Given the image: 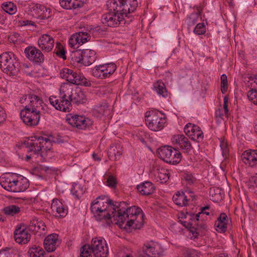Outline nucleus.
I'll return each mask as SVG.
<instances>
[{
  "mask_svg": "<svg viewBox=\"0 0 257 257\" xmlns=\"http://www.w3.org/2000/svg\"><path fill=\"white\" fill-rule=\"evenodd\" d=\"M158 154L161 159L170 164L176 165L181 160V153L170 146L160 147L158 150Z\"/></svg>",
  "mask_w": 257,
  "mask_h": 257,
  "instance_id": "obj_8",
  "label": "nucleus"
},
{
  "mask_svg": "<svg viewBox=\"0 0 257 257\" xmlns=\"http://www.w3.org/2000/svg\"><path fill=\"white\" fill-rule=\"evenodd\" d=\"M60 6L64 9L67 10L72 9V0H59Z\"/></svg>",
  "mask_w": 257,
  "mask_h": 257,
  "instance_id": "obj_50",
  "label": "nucleus"
},
{
  "mask_svg": "<svg viewBox=\"0 0 257 257\" xmlns=\"http://www.w3.org/2000/svg\"><path fill=\"white\" fill-rule=\"evenodd\" d=\"M52 207L55 208L56 213L55 216L59 217H65L67 213V209H66L64 206L60 202L59 204H53Z\"/></svg>",
  "mask_w": 257,
  "mask_h": 257,
  "instance_id": "obj_34",
  "label": "nucleus"
},
{
  "mask_svg": "<svg viewBox=\"0 0 257 257\" xmlns=\"http://www.w3.org/2000/svg\"><path fill=\"white\" fill-rule=\"evenodd\" d=\"M116 202L107 196H99L91 202L90 210L96 220L104 221L109 225L113 222L111 219L116 212Z\"/></svg>",
  "mask_w": 257,
  "mask_h": 257,
  "instance_id": "obj_2",
  "label": "nucleus"
},
{
  "mask_svg": "<svg viewBox=\"0 0 257 257\" xmlns=\"http://www.w3.org/2000/svg\"><path fill=\"white\" fill-rule=\"evenodd\" d=\"M83 76H82L80 75V74H78L76 73V77L74 79V81L73 84L79 85V84H78V80H79V82L82 81V79L83 78Z\"/></svg>",
  "mask_w": 257,
  "mask_h": 257,
  "instance_id": "obj_63",
  "label": "nucleus"
},
{
  "mask_svg": "<svg viewBox=\"0 0 257 257\" xmlns=\"http://www.w3.org/2000/svg\"><path fill=\"white\" fill-rule=\"evenodd\" d=\"M80 188L79 186L77 184H76L75 186H74L73 187V188H72V189L71 190V193L73 194V195H75L76 198H77V199H79V195L80 194H83L82 190H80L79 192L77 190V188Z\"/></svg>",
  "mask_w": 257,
  "mask_h": 257,
  "instance_id": "obj_53",
  "label": "nucleus"
},
{
  "mask_svg": "<svg viewBox=\"0 0 257 257\" xmlns=\"http://www.w3.org/2000/svg\"><path fill=\"white\" fill-rule=\"evenodd\" d=\"M247 97L252 103L257 105V90L255 89H251L248 91Z\"/></svg>",
  "mask_w": 257,
  "mask_h": 257,
  "instance_id": "obj_40",
  "label": "nucleus"
},
{
  "mask_svg": "<svg viewBox=\"0 0 257 257\" xmlns=\"http://www.w3.org/2000/svg\"><path fill=\"white\" fill-rule=\"evenodd\" d=\"M2 8L4 11L10 15L14 14L16 12V7L12 2L4 3Z\"/></svg>",
  "mask_w": 257,
  "mask_h": 257,
  "instance_id": "obj_37",
  "label": "nucleus"
},
{
  "mask_svg": "<svg viewBox=\"0 0 257 257\" xmlns=\"http://www.w3.org/2000/svg\"><path fill=\"white\" fill-rule=\"evenodd\" d=\"M206 32V28L204 23L198 24L194 29V32L197 35L204 34Z\"/></svg>",
  "mask_w": 257,
  "mask_h": 257,
  "instance_id": "obj_46",
  "label": "nucleus"
},
{
  "mask_svg": "<svg viewBox=\"0 0 257 257\" xmlns=\"http://www.w3.org/2000/svg\"><path fill=\"white\" fill-rule=\"evenodd\" d=\"M43 103L42 99L39 96L34 94H30L29 103L24 108H28V109L40 113V108H43Z\"/></svg>",
  "mask_w": 257,
  "mask_h": 257,
  "instance_id": "obj_17",
  "label": "nucleus"
},
{
  "mask_svg": "<svg viewBox=\"0 0 257 257\" xmlns=\"http://www.w3.org/2000/svg\"><path fill=\"white\" fill-rule=\"evenodd\" d=\"M157 181L159 182L160 183H164L167 182L170 178L168 170L161 168L160 169H157Z\"/></svg>",
  "mask_w": 257,
  "mask_h": 257,
  "instance_id": "obj_32",
  "label": "nucleus"
},
{
  "mask_svg": "<svg viewBox=\"0 0 257 257\" xmlns=\"http://www.w3.org/2000/svg\"><path fill=\"white\" fill-rule=\"evenodd\" d=\"M120 0H109L107 2V7L109 12L117 14L123 12L122 4H119Z\"/></svg>",
  "mask_w": 257,
  "mask_h": 257,
  "instance_id": "obj_26",
  "label": "nucleus"
},
{
  "mask_svg": "<svg viewBox=\"0 0 257 257\" xmlns=\"http://www.w3.org/2000/svg\"><path fill=\"white\" fill-rule=\"evenodd\" d=\"M41 170L43 171H44L48 174L56 173L58 171V169L56 167H55L52 165H50V166L43 165L41 166Z\"/></svg>",
  "mask_w": 257,
  "mask_h": 257,
  "instance_id": "obj_49",
  "label": "nucleus"
},
{
  "mask_svg": "<svg viewBox=\"0 0 257 257\" xmlns=\"http://www.w3.org/2000/svg\"><path fill=\"white\" fill-rule=\"evenodd\" d=\"M0 184L5 190L13 192H23L29 187L28 179L15 173H8L1 177Z\"/></svg>",
  "mask_w": 257,
  "mask_h": 257,
  "instance_id": "obj_4",
  "label": "nucleus"
},
{
  "mask_svg": "<svg viewBox=\"0 0 257 257\" xmlns=\"http://www.w3.org/2000/svg\"><path fill=\"white\" fill-rule=\"evenodd\" d=\"M217 220L221 221V222H224L225 223H228L229 221V219L227 217V215L224 213H222L220 214V216L218 217Z\"/></svg>",
  "mask_w": 257,
  "mask_h": 257,
  "instance_id": "obj_59",
  "label": "nucleus"
},
{
  "mask_svg": "<svg viewBox=\"0 0 257 257\" xmlns=\"http://www.w3.org/2000/svg\"><path fill=\"white\" fill-rule=\"evenodd\" d=\"M27 226L30 231L34 233L40 232L41 234L43 233L46 227L44 222L36 217L32 219Z\"/></svg>",
  "mask_w": 257,
  "mask_h": 257,
  "instance_id": "obj_20",
  "label": "nucleus"
},
{
  "mask_svg": "<svg viewBox=\"0 0 257 257\" xmlns=\"http://www.w3.org/2000/svg\"><path fill=\"white\" fill-rule=\"evenodd\" d=\"M148 134L144 131H139L136 134L137 140L144 144H146V140L148 138Z\"/></svg>",
  "mask_w": 257,
  "mask_h": 257,
  "instance_id": "obj_45",
  "label": "nucleus"
},
{
  "mask_svg": "<svg viewBox=\"0 0 257 257\" xmlns=\"http://www.w3.org/2000/svg\"><path fill=\"white\" fill-rule=\"evenodd\" d=\"M66 120L72 127L80 130H84L92 124L90 120L84 116L71 113L67 115Z\"/></svg>",
  "mask_w": 257,
  "mask_h": 257,
  "instance_id": "obj_10",
  "label": "nucleus"
},
{
  "mask_svg": "<svg viewBox=\"0 0 257 257\" xmlns=\"http://www.w3.org/2000/svg\"><path fill=\"white\" fill-rule=\"evenodd\" d=\"M221 91L224 94L228 88V82L227 76L225 74H222L221 76Z\"/></svg>",
  "mask_w": 257,
  "mask_h": 257,
  "instance_id": "obj_44",
  "label": "nucleus"
},
{
  "mask_svg": "<svg viewBox=\"0 0 257 257\" xmlns=\"http://www.w3.org/2000/svg\"><path fill=\"white\" fill-rule=\"evenodd\" d=\"M16 255L13 252L8 250H2L0 251V257H15Z\"/></svg>",
  "mask_w": 257,
  "mask_h": 257,
  "instance_id": "obj_55",
  "label": "nucleus"
},
{
  "mask_svg": "<svg viewBox=\"0 0 257 257\" xmlns=\"http://www.w3.org/2000/svg\"><path fill=\"white\" fill-rule=\"evenodd\" d=\"M145 121L148 127L152 131H159L163 129L166 123L164 114L158 111H149L146 112Z\"/></svg>",
  "mask_w": 257,
  "mask_h": 257,
  "instance_id": "obj_7",
  "label": "nucleus"
},
{
  "mask_svg": "<svg viewBox=\"0 0 257 257\" xmlns=\"http://www.w3.org/2000/svg\"><path fill=\"white\" fill-rule=\"evenodd\" d=\"M187 257H202V255L194 249H191L187 251Z\"/></svg>",
  "mask_w": 257,
  "mask_h": 257,
  "instance_id": "obj_56",
  "label": "nucleus"
},
{
  "mask_svg": "<svg viewBox=\"0 0 257 257\" xmlns=\"http://www.w3.org/2000/svg\"><path fill=\"white\" fill-rule=\"evenodd\" d=\"M20 211V208L15 205H10L3 209V212L8 216H14L19 213Z\"/></svg>",
  "mask_w": 257,
  "mask_h": 257,
  "instance_id": "obj_33",
  "label": "nucleus"
},
{
  "mask_svg": "<svg viewBox=\"0 0 257 257\" xmlns=\"http://www.w3.org/2000/svg\"><path fill=\"white\" fill-rule=\"evenodd\" d=\"M121 155V151L118 150L116 146H111L108 151V155L110 159H118Z\"/></svg>",
  "mask_w": 257,
  "mask_h": 257,
  "instance_id": "obj_36",
  "label": "nucleus"
},
{
  "mask_svg": "<svg viewBox=\"0 0 257 257\" xmlns=\"http://www.w3.org/2000/svg\"><path fill=\"white\" fill-rule=\"evenodd\" d=\"M92 74L93 76L99 79H105V78H106V77L105 76V74H103L101 70H100L99 68H97L95 66L92 69Z\"/></svg>",
  "mask_w": 257,
  "mask_h": 257,
  "instance_id": "obj_48",
  "label": "nucleus"
},
{
  "mask_svg": "<svg viewBox=\"0 0 257 257\" xmlns=\"http://www.w3.org/2000/svg\"><path fill=\"white\" fill-rule=\"evenodd\" d=\"M189 138L191 140L197 141L198 142L202 141L203 138V134L199 127L197 130H195L194 132H192L191 135H189Z\"/></svg>",
  "mask_w": 257,
  "mask_h": 257,
  "instance_id": "obj_38",
  "label": "nucleus"
},
{
  "mask_svg": "<svg viewBox=\"0 0 257 257\" xmlns=\"http://www.w3.org/2000/svg\"><path fill=\"white\" fill-rule=\"evenodd\" d=\"M228 98L227 96H224L223 98V108L224 109V112L225 114L227 115L228 113Z\"/></svg>",
  "mask_w": 257,
  "mask_h": 257,
  "instance_id": "obj_61",
  "label": "nucleus"
},
{
  "mask_svg": "<svg viewBox=\"0 0 257 257\" xmlns=\"http://www.w3.org/2000/svg\"><path fill=\"white\" fill-rule=\"evenodd\" d=\"M20 117L23 122L28 126H36L40 120V114L24 108L20 112Z\"/></svg>",
  "mask_w": 257,
  "mask_h": 257,
  "instance_id": "obj_11",
  "label": "nucleus"
},
{
  "mask_svg": "<svg viewBox=\"0 0 257 257\" xmlns=\"http://www.w3.org/2000/svg\"><path fill=\"white\" fill-rule=\"evenodd\" d=\"M198 128H199V126L197 125H196L194 124H192L191 123H188L184 127V131L186 135L188 136V137H190L189 135H191V133L192 132H194L195 130H197Z\"/></svg>",
  "mask_w": 257,
  "mask_h": 257,
  "instance_id": "obj_39",
  "label": "nucleus"
},
{
  "mask_svg": "<svg viewBox=\"0 0 257 257\" xmlns=\"http://www.w3.org/2000/svg\"><path fill=\"white\" fill-rule=\"evenodd\" d=\"M220 148L222 150V153L223 156L226 157L229 154V150L227 143L225 142L222 141L220 142Z\"/></svg>",
  "mask_w": 257,
  "mask_h": 257,
  "instance_id": "obj_52",
  "label": "nucleus"
},
{
  "mask_svg": "<svg viewBox=\"0 0 257 257\" xmlns=\"http://www.w3.org/2000/svg\"><path fill=\"white\" fill-rule=\"evenodd\" d=\"M172 142L176 144L184 153L190 154L193 147L188 139L183 135H176L172 138Z\"/></svg>",
  "mask_w": 257,
  "mask_h": 257,
  "instance_id": "obj_14",
  "label": "nucleus"
},
{
  "mask_svg": "<svg viewBox=\"0 0 257 257\" xmlns=\"http://www.w3.org/2000/svg\"><path fill=\"white\" fill-rule=\"evenodd\" d=\"M137 189L143 195H149L154 193L155 187L153 183L146 181L137 186Z\"/></svg>",
  "mask_w": 257,
  "mask_h": 257,
  "instance_id": "obj_25",
  "label": "nucleus"
},
{
  "mask_svg": "<svg viewBox=\"0 0 257 257\" xmlns=\"http://www.w3.org/2000/svg\"><path fill=\"white\" fill-rule=\"evenodd\" d=\"M101 21L103 24L110 27H116L124 25L126 22L122 13L117 14L112 12L103 14L101 17Z\"/></svg>",
  "mask_w": 257,
  "mask_h": 257,
  "instance_id": "obj_9",
  "label": "nucleus"
},
{
  "mask_svg": "<svg viewBox=\"0 0 257 257\" xmlns=\"http://www.w3.org/2000/svg\"><path fill=\"white\" fill-rule=\"evenodd\" d=\"M58 240V235L53 233L48 235L44 241V246L47 252H52L55 250L56 245Z\"/></svg>",
  "mask_w": 257,
  "mask_h": 257,
  "instance_id": "obj_21",
  "label": "nucleus"
},
{
  "mask_svg": "<svg viewBox=\"0 0 257 257\" xmlns=\"http://www.w3.org/2000/svg\"><path fill=\"white\" fill-rule=\"evenodd\" d=\"M253 158H254V160H253L254 163V168L257 167V150H254L253 151Z\"/></svg>",
  "mask_w": 257,
  "mask_h": 257,
  "instance_id": "obj_64",
  "label": "nucleus"
},
{
  "mask_svg": "<svg viewBox=\"0 0 257 257\" xmlns=\"http://www.w3.org/2000/svg\"><path fill=\"white\" fill-rule=\"evenodd\" d=\"M254 150H247L244 151L241 156V159L242 162L248 167L254 168V163L253 160Z\"/></svg>",
  "mask_w": 257,
  "mask_h": 257,
  "instance_id": "obj_27",
  "label": "nucleus"
},
{
  "mask_svg": "<svg viewBox=\"0 0 257 257\" xmlns=\"http://www.w3.org/2000/svg\"><path fill=\"white\" fill-rule=\"evenodd\" d=\"M27 225L24 223L18 225L14 231V237L15 241L19 244H26L31 239V234L27 230Z\"/></svg>",
  "mask_w": 257,
  "mask_h": 257,
  "instance_id": "obj_12",
  "label": "nucleus"
},
{
  "mask_svg": "<svg viewBox=\"0 0 257 257\" xmlns=\"http://www.w3.org/2000/svg\"><path fill=\"white\" fill-rule=\"evenodd\" d=\"M30 257H45L47 255L45 251L40 246H33L28 251Z\"/></svg>",
  "mask_w": 257,
  "mask_h": 257,
  "instance_id": "obj_31",
  "label": "nucleus"
},
{
  "mask_svg": "<svg viewBox=\"0 0 257 257\" xmlns=\"http://www.w3.org/2000/svg\"><path fill=\"white\" fill-rule=\"evenodd\" d=\"M27 147L30 149L29 151H34L35 154H38L42 149V148L39 145L38 143H27Z\"/></svg>",
  "mask_w": 257,
  "mask_h": 257,
  "instance_id": "obj_41",
  "label": "nucleus"
},
{
  "mask_svg": "<svg viewBox=\"0 0 257 257\" xmlns=\"http://www.w3.org/2000/svg\"><path fill=\"white\" fill-rule=\"evenodd\" d=\"M204 214L208 215H209V212L206 210L201 209V211L198 213L196 214H193L192 215H193V216H195V219H196L197 221H199L200 219L203 218V216Z\"/></svg>",
  "mask_w": 257,
  "mask_h": 257,
  "instance_id": "obj_54",
  "label": "nucleus"
},
{
  "mask_svg": "<svg viewBox=\"0 0 257 257\" xmlns=\"http://www.w3.org/2000/svg\"><path fill=\"white\" fill-rule=\"evenodd\" d=\"M163 252L159 244L145 245L143 248V253H140L138 257H160L163 255Z\"/></svg>",
  "mask_w": 257,
  "mask_h": 257,
  "instance_id": "obj_13",
  "label": "nucleus"
},
{
  "mask_svg": "<svg viewBox=\"0 0 257 257\" xmlns=\"http://www.w3.org/2000/svg\"><path fill=\"white\" fill-rule=\"evenodd\" d=\"M108 249L106 241L102 238L95 237L92 239L91 244H85L80 249V257H92L93 253L95 257H107Z\"/></svg>",
  "mask_w": 257,
  "mask_h": 257,
  "instance_id": "obj_5",
  "label": "nucleus"
},
{
  "mask_svg": "<svg viewBox=\"0 0 257 257\" xmlns=\"http://www.w3.org/2000/svg\"><path fill=\"white\" fill-rule=\"evenodd\" d=\"M27 57L31 61L37 64L44 62L45 58L41 51L34 47H28L25 50Z\"/></svg>",
  "mask_w": 257,
  "mask_h": 257,
  "instance_id": "obj_15",
  "label": "nucleus"
},
{
  "mask_svg": "<svg viewBox=\"0 0 257 257\" xmlns=\"http://www.w3.org/2000/svg\"><path fill=\"white\" fill-rule=\"evenodd\" d=\"M79 47H77V50L72 52L71 54V59L75 62L83 64L82 60V49H78Z\"/></svg>",
  "mask_w": 257,
  "mask_h": 257,
  "instance_id": "obj_35",
  "label": "nucleus"
},
{
  "mask_svg": "<svg viewBox=\"0 0 257 257\" xmlns=\"http://www.w3.org/2000/svg\"><path fill=\"white\" fill-rule=\"evenodd\" d=\"M227 224L221 221L216 220L215 223V226L216 227V230L220 232H224L227 229Z\"/></svg>",
  "mask_w": 257,
  "mask_h": 257,
  "instance_id": "obj_43",
  "label": "nucleus"
},
{
  "mask_svg": "<svg viewBox=\"0 0 257 257\" xmlns=\"http://www.w3.org/2000/svg\"><path fill=\"white\" fill-rule=\"evenodd\" d=\"M116 69V65L113 63H107V69L105 71V76L106 77L109 76L111 74L114 73Z\"/></svg>",
  "mask_w": 257,
  "mask_h": 257,
  "instance_id": "obj_47",
  "label": "nucleus"
},
{
  "mask_svg": "<svg viewBox=\"0 0 257 257\" xmlns=\"http://www.w3.org/2000/svg\"><path fill=\"white\" fill-rule=\"evenodd\" d=\"M203 220L204 218H202L199 221H197L196 219H195V216H193V215L191 216V220H192V222H193V225L192 226V228L190 230V231L192 233L195 238H197L199 235V233L197 230H205L206 229L207 226L205 222L203 221Z\"/></svg>",
  "mask_w": 257,
  "mask_h": 257,
  "instance_id": "obj_24",
  "label": "nucleus"
},
{
  "mask_svg": "<svg viewBox=\"0 0 257 257\" xmlns=\"http://www.w3.org/2000/svg\"><path fill=\"white\" fill-rule=\"evenodd\" d=\"M90 36L87 32H79L73 34L69 39V45L74 47L76 45H82L90 40Z\"/></svg>",
  "mask_w": 257,
  "mask_h": 257,
  "instance_id": "obj_16",
  "label": "nucleus"
},
{
  "mask_svg": "<svg viewBox=\"0 0 257 257\" xmlns=\"http://www.w3.org/2000/svg\"><path fill=\"white\" fill-rule=\"evenodd\" d=\"M0 68L5 73L16 76L20 71L19 63L12 52H5L0 55Z\"/></svg>",
  "mask_w": 257,
  "mask_h": 257,
  "instance_id": "obj_6",
  "label": "nucleus"
},
{
  "mask_svg": "<svg viewBox=\"0 0 257 257\" xmlns=\"http://www.w3.org/2000/svg\"><path fill=\"white\" fill-rule=\"evenodd\" d=\"M107 185L112 188H115L117 184L116 179L115 177L109 176L107 179Z\"/></svg>",
  "mask_w": 257,
  "mask_h": 257,
  "instance_id": "obj_51",
  "label": "nucleus"
},
{
  "mask_svg": "<svg viewBox=\"0 0 257 257\" xmlns=\"http://www.w3.org/2000/svg\"><path fill=\"white\" fill-rule=\"evenodd\" d=\"M84 2L81 0H72V9H75L76 8H80L83 6Z\"/></svg>",
  "mask_w": 257,
  "mask_h": 257,
  "instance_id": "obj_57",
  "label": "nucleus"
},
{
  "mask_svg": "<svg viewBox=\"0 0 257 257\" xmlns=\"http://www.w3.org/2000/svg\"><path fill=\"white\" fill-rule=\"evenodd\" d=\"M54 44L53 38L48 34L42 35L38 40L39 47L46 52H49L52 50Z\"/></svg>",
  "mask_w": 257,
  "mask_h": 257,
  "instance_id": "obj_18",
  "label": "nucleus"
},
{
  "mask_svg": "<svg viewBox=\"0 0 257 257\" xmlns=\"http://www.w3.org/2000/svg\"><path fill=\"white\" fill-rule=\"evenodd\" d=\"M173 200L174 203L179 206H186L188 204V199L184 192L181 193L178 192L173 197Z\"/></svg>",
  "mask_w": 257,
  "mask_h": 257,
  "instance_id": "obj_29",
  "label": "nucleus"
},
{
  "mask_svg": "<svg viewBox=\"0 0 257 257\" xmlns=\"http://www.w3.org/2000/svg\"><path fill=\"white\" fill-rule=\"evenodd\" d=\"M31 9L38 18L41 20L48 19L50 16V10L41 4H36Z\"/></svg>",
  "mask_w": 257,
  "mask_h": 257,
  "instance_id": "obj_19",
  "label": "nucleus"
},
{
  "mask_svg": "<svg viewBox=\"0 0 257 257\" xmlns=\"http://www.w3.org/2000/svg\"><path fill=\"white\" fill-rule=\"evenodd\" d=\"M79 81V80H78ZM78 84L80 85H83L86 87H89L91 86V83L89 80H88L84 76L82 79V81L78 82Z\"/></svg>",
  "mask_w": 257,
  "mask_h": 257,
  "instance_id": "obj_60",
  "label": "nucleus"
},
{
  "mask_svg": "<svg viewBox=\"0 0 257 257\" xmlns=\"http://www.w3.org/2000/svg\"><path fill=\"white\" fill-rule=\"evenodd\" d=\"M7 117V114L4 108L0 106V124L4 122Z\"/></svg>",
  "mask_w": 257,
  "mask_h": 257,
  "instance_id": "obj_58",
  "label": "nucleus"
},
{
  "mask_svg": "<svg viewBox=\"0 0 257 257\" xmlns=\"http://www.w3.org/2000/svg\"><path fill=\"white\" fill-rule=\"evenodd\" d=\"M68 98L69 100L66 99V95L64 94L60 97V99L52 95L50 96L49 100L50 104L57 110L63 112H69L71 110V102L75 104H80L83 103L86 101L84 93L79 89L72 90Z\"/></svg>",
  "mask_w": 257,
  "mask_h": 257,
  "instance_id": "obj_3",
  "label": "nucleus"
},
{
  "mask_svg": "<svg viewBox=\"0 0 257 257\" xmlns=\"http://www.w3.org/2000/svg\"><path fill=\"white\" fill-rule=\"evenodd\" d=\"M144 216L140 208L135 206L128 207L126 202H117L116 212L112 217L114 223L120 228L131 232L143 226Z\"/></svg>",
  "mask_w": 257,
  "mask_h": 257,
  "instance_id": "obj_1",
  "label": "nucleus"
},
{
  "mask_svg": "<svg viewBox=\"0 0 257 257\" xmlns=\"http://www.w3.org/2000/svg\"><path fill=\"white\" fill-rule=\"evenodd\" d=\"M119 4H122L123 12L122 13L125 17L131 13L135 12L138 7V2L137 0H120Z\"/></svg>",
  "mask_w": 257,
  "mask_h": 257,
  "instance_id": "obj_22",
  "label": "nucleus"
},
{
  "mask_svg": "<svg viewBox=\"0 0 257 257\" xmlns=\"http://www.w3.org/2000/svg\"><path fill=\"white\" fill-rule=\"evenodd\" d=\"M56 44L57 46H58V49L55 50L54 53L60 58H61L64 60L66 59L65 51L63 47L59 42H57Z\"/></svg>",
  "mask_w": 257,
  "mask_h": 257,
  "instance_id": "obj_42",
  "label": "nucleus"
},
{
  "mask_svg": "<svg viewBox=\"0 0 257 257\" xmlns=\"http://www.w3.org/2000/svg\"><path fill=\"white\" fill-rule=\"evenodd\" d=\"M154 88L159 95H162L164 97H166L168 96L166 86L162 80H158L155 83Z\"/></svg>",
  "mask_w": 257,
  "mask_h": 257,
  "instance_id": "obj_30",
  "label": "nucleus"
},
{
  "mask_svg": "<svg viewBox=\"0 0 257 257\" xmlns=\"http://www.w3.org/2000/svg\"><path fill=\"white\" fill-rule=\"evenodd\" d=\"M181 223L186 228H189L190 230H191V229L192 228V226L193 225V222H192V221L191 222L181 221Z\"/></svg>",
  "mask_w": 257,
  "mask_h": 257,
  "instance_id": "obj_62",
  "label": "nucleus"
},
{
  "mask_svg": "<svg viewBox=\"0 0 257 257\" xmlns=\"http://www.w3.org/2000/svg\"><path fill=\"white\" fill-rule=\"evenodd\" d=\"M60 75L62 78L66 79L69 82L73 84L74 79L76 77V72L68 68H64L60 72Z\"/></svg>",
  "mask_w": 257,
  "mask_h": 257,
  "instance_id": "obj_28",
  "label": "nucleus"
},
{
  "mask_svg": "<svg viewBox=\"0 0 257 257\" xmlns=\"http://www.w3.org/2000/svg\"><path fill=\"white\" fill-rule=\"evenodd\" d=\"M82 54L83 64L86 66L92 64L96 59V52L93 50L83 49Z\"/></svg>",
  "mask_w": 257,
  "mask_h": 257,
  "instance_id": "obj_23",
  "label": "nucleus"
}]
</instances>
